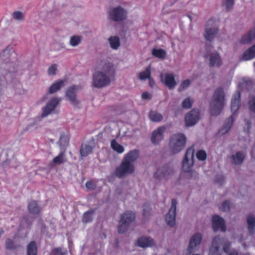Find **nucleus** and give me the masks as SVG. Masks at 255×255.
<instances>
[{"label":"nucleus","mask_w":255,"mask_h":255,"mask_svg":"<svg viewBox=\"0 0 255 255\" xmlns=\"http://www.w3.org/2000/svg\"><path fill=\"white\" fill-rule=\"evenodd\" d=\"M116 68L111 62H104L93 74L92 86L100 89L108 86L115 77Z\"/></svg>","instance_id":"1"},{"label":"nucleus","mask_w":255,"mask_h":255,"mask_svg":"<svg viewBox=\"0 0 255 255\" xmlns=\"http://www.w3.org/2000/svg\"><path fill=\"white\" fill-rule=\"evenodd\" d=\"M225 94L222 87L217 88L213 95L210 104V111L212 116L219 115L225 105Z\"/></svg>","instance_id":"2"},{"label":"nucleus","mask_w":255,"mask_h":255,"mask_svg":"<svg viewBox=\"0 0 255 255\" xmlns=\"http://www.w3.org/2000/svg\"><path fill=\"white\" fill-rule=\"evenodd\" d=\"M241 93L237 91L233 95L231 103V109L233 115L236 114L240 107ZM233 115L229 117L225 122L222 128L219 131V133L224 134L227 133L231 128L233 123Z\"/></svg>","instance_id":"3"},{"label":"nucleus","mask_w":255,"mask_h":255,"mask_svg":"<svg viewBox=\"0 0 255 255\" xmlns=\"http://www.w3.org/2000/svg\"><path fill=\"white\" fill-rule=\"evenodd\" d=\"M194 149L191 147L187 149L182 161V170L185 172H190L191 178L195 179L198 177V173L192 171L194 165Z\"/></svg>","instance_id":"4"},{"label":"nucleus","mask_w":255,"mask_h":255,"mask_svg":"<svg viewBox=\"0 0 255 255\" xmlns=\"http://www.w3.org/2000/svg\"><path fill=\"white\" fill-rule=\"evenodd\" d=\"M17 55L11 46H7L0 53V63L5 64L7 69L11 71L13 63L16 61Z\"/></svg>","instance_id":"5"},{"label":"nucleus","mask_w":255,"mask_h":255,"mask_svg":"<svg viewBox=\"0 0 255 255\" xmlns=\"http://www.w3.org/2000/svg\"><path fill=\"white\" fill-rule=\"evenodd\" d=\"M186 142V137L183 134H174L171 137L169 142V148L171 151L177 153L180 151L184 147Z\"/></svg>","instance_id":"6"},{"label":"nucleus","mask_w":255,"mask_h":255,"mask_svg":"<svg viewBox=\"0 0 255 255\" xmlns=\"http://www.w3.org/2000/svg\"><path fill=\"white\" fill-rule=\"evenodd\" d=\"M135 219V214L132 212L127 211L121 216L118 231L119 233H125Z\"/></svg>","instance_id":"7"},{"label":"nucleus","mask_w":255,"mask_h":255,"mask_svg":"<svg viewBox=\"0 0 255 255\" xmlns=\"http://www.w3.org/2000/svg\"><path fill=\"white\" fill-rule=\"evenodd\" d=\"M134 170L135 167L133 163L127 162L123 159L120 166L116 168L115 175L119 178H123L132 174Z\"/></svg>","instance_id":"8"},{"label":"nucleus","mask_w":255,"mask_h":255,"mask_svg":"<svg viewBox=\"0 0 255 255\" xmlns=\"http://www.w3.org/2000/svg\"><path fill=\"white\" fill-rule=\"evenodd\" d=\"M173 168L168 165H165L158 168L154 173L155 180L159 181H164L169 179L173 174Z\"/></svg>","instance_id":"9"},{"label":"nucleus","mask_w":255,"mask_h":255,"mask_svg":"<svg viewBox=\"0 0 255 255\" xmlns=\"http://www.w3.org/2000/svg\"><path fill=\"white\" fill-rule=\"evenodd\" d=\"M109 18L114 21H120L127 18V11L121 6L112 7L109 11Z\"/></svg>","instance_id":"10"},{"label":"nucleus","mask_w":255,"mask_h":255,"mask_svg":"<svg viewBox=\"0 0 255 255\" xmlns=\"http://www.w3.org/2000/svg\"><path fill=\"white\" fill-rule=\"evenodd\" d=\"M218 32V28L213 19L208 21L204 34L205 38L208 41L213 39Z\"/></svg>","instance_id":"11"},{"label":"nucleus","mask_w":255,"mask_h":255,"mask_svg":"<svg viewBox=\"0 0 255 255\" xmlns=\"http://www.w3.org/2000/svg\"><path fill=\"white\" fill-rule=\"evenodd\" d=\"M176 205V200L174 199H172L171 208L165 216L166 224L170 227H173L175 224Z\"/></svg>","instance_id":"12"},{"label":"nucleus","mask_w":255,"mask_h":255,"mask_svg":"<svg viewBox=\"0 0 255 255\" xmlns=\"http://www.w3.org/2000/svg\"><path fill=\"white\" fill-rule=\"evenodd\" d=\"M60 98L53 97L48 101L46 106L43 108L41 117H46L55 109L61 101Z\"/></svg>","instance_id":"13"},{"label":"nucleus","mask_w":255,"mask_h":255,"mask_svg":"<svg viewBox=\"0 0 255 255\" xmlns=\"http://www.w3.org/2000/svg\"><path fill=\"white\" fill-rule=\"evenodd\" d=\"M200 119L199 111L194 109L188 113L185 116V122L186 126L191 127L195 125Z\"/></svg>","instance_id":"14"},{"label":"nucleus","mask_w":255,"mask_h":255,"mask_svg":"<svg viewBox=\"0 0 255 255\" xmlns=\"http://www.w3.org/2000/svg\"><path fill=\"white\" fill-rule=\"evenodd\" d=\"M80 89V87L79 86L73 85L67 90L66 93V98L74 106H76L79 103V101L76 98V92Z\"/></svg>","instance_id":"15"},{"label":"nucleus","mask_w":255,"mask_h":255,"mask_svg":"<svg viewBox=\"0 0 255 255\" xmlns=\"http://www.w3.org/2000/svg\"><path fill=\"white\" fill-rule=\"evenodd\" d=\"M202 239V235L200 233H196L191 237L187 249V252L189 254H191L195 251L196 247L200 244Z\"/></svg>","instance_id":"16"},{"label":"nucleus","mask_w":255,"mask_h":255,"mask_svg":"<svg viewBox=\"0 0 255 255\" xmlns=\"http://www.w3.org/2000/svg\"><path fill=\"white\" fill-rule=\"evenodd\" d=\"M212 225L214 231L219 230L222 232L226 231V225L224 219L218 215L213 216Z\"/></svg>","instance_id":"17"},{"label":"nucleus","mask_w":255,"mask_h":255,"mask_svg":"<svg viewBox=\"0 0 255 255\" xmlns=\"http://www.w3.org/2000/svg\"><path fill=\"white\" fill-rule=\"evenodd\" d=\"M161 80L169 89H173L176 85L174 76L172 74L161 75Z\"/></svg>","instance_id":"18"},{"label":"nucleus","mask_w":255,"mask_h":255,"mask_svg":"<svg viewBox=\"0 0 255 255\" xmlns=\"http://www.w3.org/2000/svg\"><path fill=\"white\" fill-rule=\"evenodd\" d=\"M165 130L164 127H160L154 130L151 137V142L154 144H158L163 138V133Z\"/></svg>","instance_id":"19"},{"label":"nucleus","mask_w":255,"mask_h":255,"mask_svg":"<svg viewBox=\"0 0 255 255\" xmlns=\"http://www.w3.org/2000/svg\"><path fill=\"white\" fill-rule=\"evenodd\" d=\"M209 65L210 67H219L222 64L220 54L217 52H212L209 55Z\"/></svg>","instance_id":"20"},{"label":"nucleus","mask_w":255,"mask_h":255,"mask_svg":"<svg viewBox=\"0 0 255 255\" xmlns=\"http://www.w3.org/2000/svg\"><path fill=\"white\" fill-rule=\"evenodd\" d=\"M137 244L139 247L147 248L153 246L154 241L151 238L142 237L137 239Z\"/></svg>","instance_id":"21"},{"label":"nucleus","mask_w":255,"mask_h":255,"mask_svg":"<svg viewBox=\"0 0 255 255\" xmlns=\"http://www.w3.org/2000/svg\"><path fill=\"white\" fill-rule=\"evenodd\" d=\"M139 155V151L136 149L132 150L127 153L123 158L124 160L127 162L132 163L136 161Z\"/></svg>","instance_id":"22"},{"label":"nucleus","mask_w":255,"mask_h":255,"mask_svg":"<svg viewBox=\"0 0 255 255\" xmlns=\"http://www.w3.org/2000/svg\"><path fill=\"white\" fill-rule=\"evenodd\" d=\"M255 38V27L252 29L247 34L244 35L240 40V43L243 44H247Z\"/></svg>","instance_id":"23"},{"label":"nucleus","mask_w":255,"mask_h":255,"mask_svg":"<svg viewBox=\"0 0 255 255\" xmlns=\"http://www.w3.org/2000/svg\"><path fill=\"white\" fill-rule=\"evenodd\" d=\"M66 161V157L64 151L61 152L57 156L53 158L50 163L51 166L55 165H59L65 163Z\"/></svg>","instance_id":"24"},{"label":"nucleus","mask_w":255,"mask_h":255,"mask_svg":"<svg viewBox=\"0 0 255 255\" xmlns=\"http://www.w3.org/2000/svg\"><path fill=\"white\" fill-rule=\"evenodd\" d=\"M248 229L250 234L253 235L255 233V217L253 215H249L247 217Z\"/></svg>","instance_id":"25"},{"label":"nucleus","mask_w":255,"mask_h":255,"mask_svg":"<svg viewBox=\"0 0 255 255\" xmlns=\"http://www.w3.org/2000/svg\"><path fill=\"white\" fill-rule=\"evenodd\" d=\"M255 58V44L246 50L243 54L242 59L247 61Z\"/></svg>","instance_id":"26"},{"label":"nucleus","mask_w":255,"mask_h":255,"mask_svg":"<svg viewBox=\"0 0 255 255\" xmlns=\"http://www.w3.org/2000/svg\"><path fill=\"white\" fill-rule=\"evenodd\" d=\"M64 85V81L57 80L52 84L49 88L48 92L50 94H54L59 90Z\"/></svg>","instance_id":"27"},{"label":"nucleus","mask_w":255,"mask_h":255,"mask_svg":"<svg viewBox=\"0 0 255 255\" xmlns=\"http://www.w3.org/2000/svg\"><path fill=\"white\" fill-rule=\"evenodd\" d=\"M245 158V154L243 152L239 151L231 156L232 161L235 164H241L242 163Z\"/></svg>","instance_id":"28"},{"label":"nucleus","mask_w":255,"mask_h":255,"mask_svg":"<svg viewBox=\"0 0 255 255\" xmlns=\"http://www.w3.org/2000/svg\"><path fill=\"white\" fill-rule=\"evenodd\" d=\"M108 41L110 45V47L113 49L117 50L120 46V40L119 38L117 36H111L109 38Z\"/></svg>","instance_id":"29"},{"label":"nucleus","mask_w":255,"mask_h":255,"mask_svg":"<svg viewBox=\"0 0 255 255\" xmlns=\"http://www.w3.org/2000/svg\"><path fill=\"white\" fill-rule=\"evenodd\" d=\"M29 212L32 214H38L41 209L35 201H30L28 205Z\"/></svg>","instance_id":"30"},{"label":"nucleus","mask_w":255,"mask_h":255,"mask_svg":"<svg viewBox=\"0 0 255 255\" xmlns=\"http://www.w3.org/2000/svg\"><path fill=\"white\" fill-rule=\"evenodd\" d=\"M93 150V147L86 143L82 144L80 150L82 157H86L90 154Z\"/></svg>","instance_id":"31"},{"label":"nucleus","mask_w":255,"mask_h":255,"mask_svg":"<svg viewBox=\"0 0 255 255\" xmlns=\"http://www.w3.org/2000/svg\"><path fill=\"white\" fill-rule=\"evenodd\" d=\"M112 148L118 153H122L125 151L124 147L119 144L116 140L113 139L111 143Z\"/></svg>","instance_id":"32"},{"label":"nucleus","mask_w":255,"mask_h":255,"mask_svg":"<svg viewBox=\"0 0 255 255\" xmlns=\"http://www.w3.org/2000/svg\"><path fill=\"white\" fill-rule=\"evenodd\" d=\"M150 120L154 122H159L163 119L162 115L156 111H150L149 113Z\"/></svg>","instance_id":"33"},{"label":"nucleus","mask_w":255,"mask_h":255,"mask_svg":"<svg viewBox=\"0 0 255 255\" xmlns=\"http://www.w3.org/2000/svg\"><path fill=\"white\" fill-rule=\"evenodd\" d=\"M37 246L34 241L31 242L27 247V255H36Z\"/></svg>","instance_id":"34"},{"label":"nucleus","mask_w":255,"mask_h":255,"mask_svg":"<svg viewBox=\"0 0 255 255\" xmlns=\"http://www.w3.org/2000/svg\"><path fill=\"white\" fill-rule=\"evenodd\" d=\"M82 37L79 35H73L70 37L69 44L72 47L79 45L82 41Z\"/></svg>","instance_id":"35"},{"label":"nucleus","mask_w":255,"mask_h":255,"mask_svg":"<svg viewBox=\"0 0 255 255\" xmlns=\"http://www.w3.org/2000/svg\"><path fill=\"white\" fill-rule=\"evenodd\" d=\"M150 68L147 67L144 71L140 72L138 74V78L140 80H145L150 78Z\"/></svg>","instance_id":"36"},{"label":"nucleus","mask_w":255,"mask_h":255,"mask_svg":"<svg viewBox=\"0 0 255 255\" xmlns=\"http://www.w3.org/2000/svg\"><path fill=\"white\" fill-rule=\"evenodd\" d=\"M94 213V210H90L86 212L83 216V222L85 223L92 222L93 219V216Z\"/></svg>","instance_id":"37"},{"label":"nucleus","mask_w":255,"mask_h":255,"mask_svg":"<svg viewBox=\"0 0 255 255\" xmlns=\"http://www.w3.org/2000/svg\"><path fill=\"white\" fill-rule=\"evenodd\" d=\"M152 55L159 59H164L166 56V52L162 49H153L152 50Z\"/></svg>","instance_id":"38"},{"label":"nucleus","mask_w":255,"mask_h":255,"mask_svg":"<svg viewBox=\"0 0 255 255\" xmlns=\"http://www.w3.org/2000/svg\"><path fill=\"white\" fill-rule=\"evenodd\" d=\"M12 17L16 21L21 22L24 20L25 15L23 12L17 10L12 13Z\"/></svg>","instance_id":"39"},{"label":"nucleus","mask_w":255,"mask_h":255,"mask_svg":"<svg viewBox=\"0 0 255 255\" xmlns=\"http://www.w3.org/2000/svg\"><path fill=\"white\" fill-rule=\"evenodd\" d=\"M68 141L69 138L67 136L61 134L60 136L58 144L61 148L64 149L66 146H67L68 144Z\"/></svg>","instance_id":"40"},{"label":"nucleus","mask_w":255,"mask_h":255,"mask_svg":"<svg viewBox=\"0 0 255 255\" xmlns=\"http://www.w3.org/2000/svg\"><path fill=\"white\" fill-rule=\"evenodd\" d=\"M194 100L190 97L185 99L182 103V107L185 109H189L192 107Z\"/></svg>","instance_id":"41"},{"label":"nucleus","mask_w":255,"mask_h":255,"mask_svg":"<svg viewBox=\"0 0 255 255\" xmlns=\"http://www.w3.org/2000/svg\"><path fill=\"white\" fill-rule=\"evenodd\" d=\"M58 65L56 64L51 65L47 69V74L49 76H52L56 74Z\"/></svg>","instance_id":"42"},{"label":"nucleus","mask_w":255,"mask_h":255,"mask_svg":"<svg viewBox=\"0 0 255 255\" xmlns=\"http://www.w3.org/2000/svg\"><path fill=\"white\" fill-rule=\"evenodd\" d=\"M191 81L189 79H186L183 81L180 84L178 89V91L181 92L186 89L190 85Z\"/></svg>","instance_id":"43"},{"label":"nucleus","mask_w":255,"mask_h":255,"mask_svg":"<svg viewBox=\"0 0 255 255\" xmlns=\"http://www.w3.org/2000/svg\"><path fill=\"white\" fill-rule=\"evenodd\" d=\"M38 127V123L36 121H33L30 123L25 128V130L28 131H33L36 129H37Z\"/></svg>","instance_id":"44"},{"label":"nucleus","mask_w":255,"mask_h":255,"mask_svg":"<svg viewBox=\"0 0 255 255\" xmlns=\"http://www.w3.org/2000/svg\"><path fill=\"white\" fill-rule=\"evenodd\" d=\"M197 159L201 161H204L206 159V152L203 150H199L196 153Z\"/></svg>","instance_id":"45"},{"label":"nucleus","mask_w":255,"mask_h":255,"mask_svg":"<svg viewBox=\"0 0 255 255\" xmlns=\"http://www.w3.org/2000/svg\"><path fill=\"white\" fill-rule=\"evenodd\" d=\"M150 210L151 208L149 205L147 204L144 205L142 214L144 218H147L149 216Z\"/></svg>","instance_id":"46"},{"label":"nucleus","mask_w":255,"mask_h":255,"mask_svg":"<svg viewBox=\"0 0 255 255\" xmlns=\"http://www.w3.org/2000/svg\"><path fill=\"white\" fill-rule=\"evenodd\" d=\"M223 5L228 10L231 9L234 3V0H223Z\"/></svg>","instance_id":"47"},{"label":"nucleus","mask_w":255,"mask_h":255,"mask_svg":"<svg viewBox=\"0 0 255 255\" xmlns=\"http://www.w3.org/2000/svg\"><path fill=\"white\" fill-rule=\"evenodd\" d=\"M5 248L7 250L14 249V246L13 241L10 239H7L5 241Z\"/></svg>","instance_id":"48"},{"label":"nucleus","mask_w":255,"mask_h":255,"mask_svg":"<svg viewBox=\"0 0 255 255\" xmlns=\"http://www.w3.org/2000/svg\"><path fill=\"white\" fill-rule=\"evenodd\" d=\"M249 107L252 112L255 113V96L249 101Z\"/></svg>","instance_id":"49"},{"label":"nucleus","mask_w":255,"mask_h":255,"mask_svg":"<svg viewBox=\"0 0 255 255\" xmlns=\"http://www.w3.org/2000/svg\"><path fill=\"white\" fill-rule=\"evenodd\" d=\"M230 202L229 201H225L223 203L221 207H220V210L223 211H228L230 208Z\"/></svg>","instance_id":"50"},{"label":"nucleus","mask_w":255,"mask_h":255,"mask_svg":"<svg viewBox=\"0 0 255 255\" xmlns=\"http://www.w3.org/2000/svg\"><path fill=\"white\" fill-rule=\"evenodd\" d=\"M51 254L53 255H64L61 248H56L54 249L52 251Z\"/></svg>","instance_id":"51"},{"label":"nucleus","mask_w":255,"mask_h":255,"mask_svg":"<svg viewBox=\"0 0 255 255\" xmlns=\"http://www.w3.org/2000/svg\"><path fill=\"white\" fill-rule=\"evenodd\" d=\"M141 98L143 100H147L150 99V95L148 92H144L141 95Z\"/></svg>","instance_id":"52"},{"label":"nucleus","mask_w":255,"mask_h":255,"mask_svg":"<svg viewBox=\"0 0 255 255\" xmlns=\"http://www.w3.org/2000/svg\"><path fill=\"white\" fill-rule=\"evenodd\" d=\"M86 186L88 189H93L94 187V184L92 182L88 181L86 182Z\"/></svg>","instance_id":"53"},{"label":"nucleus","mask_w":255,"mask_h":255,"mask_svg":"<svg viewBox=\"0 0 255 255\" xmlns=\"http://www.w3.org/2000/svg\"><path fill=\"white\" fill-rule=\"evenodd\" d=\"M149 83H150V85L151 87L153 86V85H154V82H153L152 80L151 79V77L150 78V79H149Z\"/></svg>","instance_id":"54"},{"label":"nucleus","mask_w":255,"mask_h":255,"mask_svg":"<svg viewBox=\"0 0 255 255\" xmlns=\"http://www.w3.org/2000/svg\"><path fill=\"white\" fill-rule=\"evenodd\" d=\"M25 222H26V220L25 219H23V220L22 221V223L24 225Z\"/></svg>","instance_id":"55"},{"label":"nucleus","mask_w":255,"mask_h":255,"mask_svg":"<svg viewBox=\"0 0 255 255\" xmlns=\"http://www.w3.org/2000/svg\"><path fill=\"white\" fill-rule=\"evenodd\" d=\"M17 87L18 88H21V84H19V83H18L17 84Z\"/></svg>","instance_id":"56"},{"label":"nucleus","mask_w":255,"mask_h":255,"mask_svg":"<svg viewBox=\"0 0 255 255\" xmlns=\"http://www.w3.org/2000/svg\"><path fill=\"white\" fill-rule=\"evenodd\" d=\"M30 224V222H28L26 223L27 226H28Z\"/></svg>","instance_id":"57"},{"label":"nucleus","mask_w":255,"mask_h":255,"mask_svg":"<svg viewBox=\"0 0 255 255\" xmlns=\"http://www.w3.org/2000/svg\"><path fill=\"white\" fill-rule=\"evenodd\" d=\"M245 84H246V85H248V83L247 82V81H245Z\"/></svg>","instance_id":"58"},{"label":"nucleus","mask_w":255,"mask_h":255,"mask_svg":"<svg viewBox=\"0 0 255 255\" xmlns=\"http://www.w3.org/2000/svg\"><path fill=\"white\" fill-rule=\"evenodd\" d=\"M254 65L255 67V62L254 63Z\"/></svg>","instance_id":"59"}]
</instances>
